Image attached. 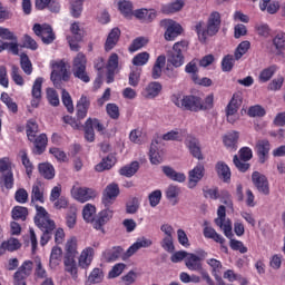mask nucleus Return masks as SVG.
Masks as SVG:
<instances>
[{
  "label": "nucleus",
  "instance_id": "nucleus-13",
  "mask_svg": "<svg viewBox=\"0 0 285 285\" xmlns=\"http://www.w3.org/2000/svg\"><path fill=\"white\" fill-rule=\"evenodd\" d=\"M33 32L47 45H50L52 41H55V32L52 31V27H50V24L36 23L33 26Z\"/></svg>",
  "mask_w": 285,
  "mask_h": 285
},
{
  "label": "nucleus",
  "instance_id": "nucleus-51",
  "mask_svg": "<svg viewBox=\"0 0 285 285\" xmlns=\"http://www.w3.org/2000/svg\"><path fill=\"white\" fill-rule=\"evenodd\" d=\"M88 282L91 284H101L104 282V269L94 268L88 277Z\"/></svg>",
  "mask_w": 285,
  "mask_h": 285
},
{
  "label": "nucleus",
  "instance_id": "nucleus-46",
  "mask_svg": "<svg viewBox=\"0 0 285 285\" xmlns=\"http://www.w3.org/2000/svg\"><path fill=\"white\" fill-rule=\"evenodd\" d=\"M237 139H239V134L237 131H232L224 136L223 141L226 148H235Z\"/></svg>",
  "mask_w": 285,
  "mask_h": 285
},
{
  "label": "nucleus",
  "instance_id": "nucleus-2",
  "mask_svg": "<svg viewBox=\"0 0 285 285\" xmlns=\"http://www.w3.org/2000/svg\"><path fill=\"white\" fill-rule=\"evenodd\" d=\"M216 226L219 227L220 230L224 232L225 237L227 239H230L229 246L232 250H239V253H248V248L244 246V243L242 240L233 239V223L230 219L226 218V207L224 205H220L217 210V218L215 219Z\"/></svg>",
  "mask_w": 285,
  "mask_h": 285
},
{
  "label": "nucleus",
  "instance_id": "nucleus-32",
  "mask_svg": "<svg viewBox=\"0 0 285 285\" xmlns=\"http://www.w3.org/2000/svg\"><path fill=\"white\" fill-rule=\"evenodd\" d=\"M63 255V250L61 247H52L51 254H50V259H49V266L50 268H57L61 264V257Z\"/></svg>",
  "mask_w": 285,
  "mask_h": 285
},
{
  "label": "nucleus",
  "instance_id": "nucleus-38",
  "mask_svg": "<svg viewBox=\"0 0 285 285\" xmlns=\"http://www.w3.org/2000/svg\"><path fill=\"white\" fill-rule=\"evenodd\" d=\"M242 105V98L239 95H234L226 108V115H237L239 106Z\"/></svg>",
  "mask_w": 285,
  "mask_h": 285
},
{
  "label": "nucleus",
  "instance_id": "nucleus-26",
  "mask_svg": "<svg viewBox=\"0 0 285 285\" xmlns=\"http://www.w3.org/2000/svg\"><path fill=\"white\" fill-rule=\"evenodd\" d=\"M161 170L164 175L168 177V179H171V181H178V184H184V181H186V175L184 173L176 171L170 166H163Z\"/></svg>",
  "mask_w": 285,
  "mask_h": 285
},
{
  "label": "nucleus",
  "instance_id": "nucleus-59",
  "mask_svg": "<svg viewBox=\"0 0 285 285\" xmlns=\"http://www.w3.org/2000/svg\"><path fill=\"white\" fill-rule=\"evenodd\" d=\"M284 86V76H278L277 78L273 79L268 86L267 90H272L273 92H277V90H282Z\"/></svg>",
  "mask_w": 285,
  "mask_h": 285
},
{
  "label": "nucleus",
  "instance_id": "nucleus-15",
  "mask_svg": "<svg viewBox=\"0 0 285 285\" xmlns=\"http://www.w3.org/2000/svg\"><path fill=\"white\" fill-rule=\"evenodd\" d=\"M112 209L108 207L98 213L96 219L94 220V228H96V230L104 232V226H106V224H108L112 219Z\"/></svg>",
  "mask_w": 285,
  "mask_h": 285
},
{
  "label": "nucleus",
  "instance_id": "nucleus-8",
  "mask_svg": "<svg viewBox=\"0 0 285 285\" xmlns=\"http://www.w3.org/2000/svg\"><path fill=\"white\" fill-rule=\"evenodd\" d=\"M239 157H237V155L234 156V166H236V168L239 169L240 173H246V170L250 168V165L246 161H250V159H253V149L248 147H243L239 150Z\"/></svg>",
  "mask_w": 285,
  "mask_h": 285
},
{
  "label": "nucleus",
  "instance_id": "nucleus-10",
  "mask_svg": "<svg viewBox=\"0 0 285 285\" xmlns=\"http://www.w3.org/2000/svg\"><path fill=\"white\" fill-rule=\"evenodd\" d=\"M71 195L77 202H80V204H86V202H90V199L97 197V191L88 187H73Z\"/></svg>",
  "mask_w": 285,
  "mask_h": 285
},
{
  "label": "nucleus",
  "instance_id": "nucleus-50",
  "mask_svg": "<svg viewBox=\"0 0 285 285\" xmlns=\"http://www.w3.org/2000/svg\"><path fill=\"white\" fill-rule=\"evenodd\" d=\"M20 66L24 75H32V61H30L28 55L22 53L20 56Z\"/></svg>",
  "mask_w": 285,
  "mask_h": 285
},
{
  "label": "nucleus",
  "instance_id": "nucleus-9",
  "mask_svg": "<svg viewBox=\"0 0 285 285\" xmlns=\"http://www.w3.org/2000/svg\"><path fill=\"white\" fill-rule=\"evenodd\" d=\"M161 28H165L166 41H175L179 35H181V24L175 22L171 19H165L160 21Z\"/></svg>",
  "mask_w": 285,
  "mask_h": 285
},
{
  "label": "nucleus",
  "instance_id": "nucleus-49",
  "mask_svg": "<svg viewBox=\"0 0 285 285\" xmlns=\"http://www.w3.org/2000/svg\"><path fill=\"white\" fill-rule=\"evenodd\" d=\"M107 72H119V56L111 53L107 62Z\"/></svg>",
  "mask_w": 285,
  "mask_h": 285
},
{
  "label": "nucleus",
  "instance_id": "nucleus-31",
  "mask_svg": "<svg viewBox=\"0 0 285 285\" xmlns=\"http://www.w3.org/2000/svg\"><path fill=\"white\" fill-rule=\"evenodd\" d=\"M158 144L159 141L153 140L149 149V159H150V163L154 164L155 166L164 161L161 154H159V150L157 149Z\"/></svg>",
  "mask_w": 285,
  "mask_h": 285
},
{
  "label": "nucleus",
  "instance_id": "nucleus-48",
  "mask_svg": "<svg viewBox=\"0 0 285 285\" xmlns=\"http://www.w3.org/2000/svg\"><path fill=\"white\" fill-rule=\"evenodd\" d=\"M85 139L92 144L95 141V129L92 128V118H88L85 122Z\"/></svg>",
  "mask_w": 285,
  "mask_h": 285
},
{
  "label": "nucleus",
  "instance_id": "nucleus-7",
  "mask_svg": "<svg viewBox=\"0 0 285 285\" xmlns=\"http://www.w3.org/2000/svg\"><path fill=\"white\" fill-rule=\"evenodd\" d=\"M51 81L56 88L61 89V81H68V79H70V76L68 75V68L66 67V62H63V60L56 61L51 65Z\"/></svg>",
  "mask_w": 285,
  "mask_h": 285
},
{
  "label": "nucleus",
  "instance_id": "nucleus-61",
  "mask_svg": "<svg viewBox=\"0 0 285 285\" xmlns=\"http://www.w3.org/2000/svg\"><path fill=\"white\" fill-rule=\"evenodd\" d=\"M11 79L17 86H23V77L20 73L19 67L12 65L11 67Z\"/></svg>",
  "mask_w": 285,
  "mask_h": 285
},
{
  "label": "nucleus",
  "instance_id": "nucleus-58",
  "mask_svg": "<svg viewBox=\"0 0 285 285\" xmlns=\"http://www.w3.org/2000/svg\"><path fill=\"white\" fill-rule=\"evenodd\" d=\"M149 59H150V53L146 51L140 52L134 57L132 63L134 66H146Z\"/></svg>",
  "mask_w": 285,
  "mask_h": 285
},
{
  "label": "nucleus",
  "instance_id": "nucleus-36",
  "mask_svg": "<svg viewBox=\"0 0 285 285\" xmlns=\"http://www.w3.org/2000/svg\"><path fill=\"white\" fill-rule=\"evenodd\" d=\"M65 258H76L77 257V238L71 237L67 240L65 246Z\"/></svg>",
  "mask_w": 285,
  "mask_h": 285
},
{
  "label": "nucleus",
  "instance_id": "nucleus-22",
  "mask_svg": "<svg viewBox=\"0 0 285 285\" xmlns=\"http://www.w3.org/2000/svg\"><path fill=\"white\" fill-rule=\"evenodd\" d=\"M161 89L163 86L158 81L149 82L142 91V97H145V99H155L159 97Z\"/></svg>",
  "mask_w": 285,
  "mask_h": 285
},
{
  "label": "nucleus",
  "instance_id": "nucleus-3",
  "mask_svg": "<svg viewBox=\"0 0 285 285\" xmlns=\"http://www.w3.org/2000/svg\"><path fill=\"white\" fill-rule=\"evenodd\" d=\"M35 224L42 232L40 244L41 246H46V244L52 239V233L57 228V225H55V220L50 219V214H48L46 208L39 205H35Z\"/></svg>",
  "mask_w": 285,
  "mask_h": 285
},
{
  "label": "nucleus",
  "instance_id": "nucleus-56",
  "mask_svg": "<svg viewBox=\"0 0 285 285\" xmlns=\"http://www.w3.org/2000/svg\"><path fill=\"white\" fill-rule=\"evenodd\" d=\"M35 264H36V271H35L36 277H38L39 279H46L48 277V272L43 267V264H41V258H36Z\"/></svg>",
  "mask_w": 285,
  "mask_h": 285
},
{
  "label": "nucleus",
  "instance_id": "nucleus-33",
  "mask_svg": "<svg viewBox=\"0 0 285 285\" xmlns=\"http://www.w3.org/2000/svg\"><path fill=\"white\" fill-rule=\"evenodd\" d=\"M21 248V243L17 238H10L7 242H3L0 246V255L4 250H9V253H14V250H19Z\"/></svg>",
  "mask_w": 285,
  "mask_h": 285
},
{
  "label": "nucleus",
  "instance_id": "nucleus-52",
  "mask_svg": "<svg viewBox=\"0 0 285 285\" xmlns=\"http://www.w3.org/2000/svg\"><path fill=\"white\" fill-rule=\"evenodd\" d=\"M183 8L184 3L181 1H176L163 7V12L164 14H175V12H179Z\"/></svg>",
  "mask_w": 285,
  "mask_h": 285
},
{
  "label": "nucleus",
  "instance_id": "nucleus-43",
  "mask_svg": "<svg viewBox=\"0 0 285 285\" xmlns=\"http://www.w3.org/2000/svg\"><path fill=\"white\" fill-rule=\"evenodd\" d=\"M63 265L66 273H70L72 279L77 281V262L75 258H65Z\"/></svg>",
  "mask_w": 285,
  "mask_h": 285
},
{
  "label": "nucleus",
  "instance_id": "nucleus-40",
  "mask_svg": "<svg viewBox=\"0 0 285 285\" xmlns=\"http://www.w3.org/2000/svg\"><path fill=\"white\" fill-rule=\"evenodd\" d=\"M27 137L29 141L35 140V137H37V134L39 132V125L37 124V120L30 119L27 121Z\"/></svg>",
  "mask_w": 285,
  "mask_h": 285
},
{
  "label": "nucleus",
  "instance_id": "nucleus-27",
  "mask_svg": "<svg viewBox=\"0 0 285 285\" xmlns=\"http://www.w3.org/2000/svg\"><path fill=\"white\" fill-rule=\"evenodd\" d=\"M279 1L276 0H261L259 9L262 12H267L268 14H276L279 11Z\"/></svg>",
  "mask_w": 285,
  "mask_h": 285
},
{
  "label": "nucleus",
  "instance_id": "nucleus-18",
  "mask_svg": "<svg viewBox=\"0 0 285 285\" xmlns=\"http://www.w3.org/2000/svg\"><path fill=\"white\" fill-rule=\"evenodd\" d=\"M185 266L188 271H194L196 273H200L204 269V266L202 265V257L193 253L187 255Z\"/></svg>",
  "mask_w": 285,
  "mask_h": 285
},
{
  "label": "nucleus",
  "instance_id": "nucleus-41",
  "mask_svg": "<svg viewBox=\"0 0 285 285\" xmlns=\"http://www.w3.org/2000/svg\"><path fill=\"white\" fill-rule=\"evenodd\" d=\"M216 171L218 177H220V179H224V181H228V179H230V168L225 163H217Z\"/></svg>",
  "mask_w": 285,
  "mask_h": 285
},
{
  "label": "nucleus",
  "instance_id": "nucleus-23",
  "mask_svg": "<svg viewBox=\"0 0 285 285\" xmlns=\"http://www.w3.org/2000/svg\"><path fill=\"white\" fill-rule=\"evenodd\" d=\"M30 141L35 146L33 148L35 155H43V153H46V147L48 146V136H46V134L36 136L35 139Z\"/></svg>",
  "mask_w": 285,
  "mask_h": 285
},
{
  "label": "nucleus",
  "instance_id": "nucleus-28",
  "mask_svg": "<svg viewBox=\"0 0 285 285\" xmlns=\"http://www.w3.org/2000/svg\"><path fill=\"white\" fill-rule=\"evenodd\" d=\"M89 108H90V99H88V97L86 96H81V98L77 102L78 119H86Z\"/></svg>",
  "mask_w": 285,
  "mask_h": 285
},
{
  "label": "nucleus",
  "instance_id": "nucleus-29",
  "mask_svg": "<svg viewBox=\"0 0 285 285\" xmlns=\"http://www.w3.org/2000/svg\"><path fill=\"white\" fill-rule=\"evenodd\" d=\"M257 154L261 164H264L268 159V153L271 151V142L268 140H258L256 144Z\"/></svg>",
  "mask_w": 285,
  "mask_h": 285
},
{
  "label": "nucleus",
  "instance_id": "nucleus-53",
  "mask_svg": "<svg viewBox=\"0 0 285 285\" xmlns=\"http://www.w3.org/2000/svg\"><path fill=\"white\" fill-rule=\"evenodd\" d=\"M250 48V42L249 41H243L238 45V47L235 50L234 57L236 61H239L243 55H246Z\"/></svg>",
  "mask_w": 285,
  "mask_h": 285
},
{
  "label": "nucleus",
  "instance_id": "nucleus-42",
  "mask_svg": "<svg viewBox=\"0 0 285 285\" xmlns=\"http://www.w3.org/2000/svg\"><path fill=\"white\" fill-rule=\"evenodd\" d=\"M275 72H277V66L267 67L261 71L258 79L262 83H266L273 79Z\"/></svg>",
  "mask_w": 285,
  "mask_h": 285
},
{
  "label": "nucleus",
  "instance_id": "nucleus-34",
  "mask_svg": "<svg viewBox=\"0 0 285 285\" xmlns=\"http://www.w3.org/2000/svg\"><path fill=\"white\" fill-rule=\"evenodd\" d=\"M164 66H166V56H159L151 69L153 79H159L161 77Z\"/></svg>",
  "mask_w": 285,
  "mask_h": 285
},
{
  "label": "nucleus",
  "instance_id": "nucleus-62",
  "mask_svg": "<svg viewBox=\"0 0 285 285\" xmlns=\"http://www.w3.org/2000/svg\"><path fill=\"white\" fill-rule=\"evenodd\" d=\"M148 199L151 208L159 206V202H161V190H154L151 194H149Z\"/></svg>",
  "mask_w": 285,
  "mask_h": 285
},
{
  "label": "nucleus",
  "instance_id": "nucleus-20",
  "mask_svg": "<svg viewBox=\"0 0 285 285\" xmlns=\"http://www.w3.org/2000/svg\"><path fill=\"white\" fill-rule=\"evenodd\" d=\"M149 246H153V240L142 237V238H138L137 242H135L125 253L126 257H132V255H135V253H137V250H139L140 248H149Z\"/></svg>",
  "mask_w": 285,
  "mask_h": 285
},
{
  "label": "nucleus",
  "instance_id": "nucleus-11",
  "mask_svg": "<svg viewBox=\"0 0 285 285\" xmlns=\"http://www.w3.org/2000/svg\"><path fill=\"white\" fill-rule=\"evenodd\" d=\"M117 197H119V185L111 183L105 188L102 193L101 202L105 208H110V206L115 204Z\"/></svg>",
  "mask_w": 285,
  "mask_h": 285
},
{
  "label": "nucleus",
  "instance_id": "nucleus-35",
  "mask_svg": "<svg viewBox=\"0 0 285 285\" xmlns=\"http://www.w3.org/2000/svg\"><path fill=\"white\" fill-rule=\"evenodd\" d=\"M121 253L124 249L121 247H114L111 249H107L102 253V257L105 262H117L121 257Z\"/></svg>",
  "mask_w": 285,
  "mask_h": 285
},
{
  "label": "nucleus",
  "instance_id": "nucleus-64",
  "mask_svg": "<svg viewBox=\"0 0 285 285\" xmlns=\"http://www.w3.org/2000/svg\"><path fill=\"white\" fill-rule=\"evenodd\" d=\"M273 45L275 46L276 50H284L285 49V33H277L273 39Z\"/></svg>",
  "mask_w": 285,
  "mask_h": 285
},
{
  "label": "nucleus",
  "instance_id": "nucleus-19",
  "mask_svg": "<svg viewBox=\"0 0 285 285\" xmlns=\"http://www.w3.org/2000/svg\"><path fill=\"white\" fill-rule=\"evenodd\" d=\"M41 86H43V78L39 77L35 80L32 86V97L31 106L32 108H39V104L41 102Z\"/></svg>",
  "mask_w": 285,
  "mask_h": 285
},
{
  "label": "nucleus",
  "instance_id": "nucleus-12",
  "mask_svg": "<svg viewBox=\"0 0 285 285\" xmlns=\"http://www.w3.org/2000/svg\"><path fill=\"white\" fill-rule=\"evenodd\" d=\"M32 275V262L26 261L14 273V285H26V279Z\"/></svg>",
  "mask_w": 285,
  "mask_h": 285
},
{
  "label": "nucleus",
  "instance_id": "nucleus-37",
  "mask_svg": "<svg viewBox=\"0 0 285 285\" xmlns=\"http://www.w3.org/2000/svg\"><path fill=\"white\" fill-rule=\"evenodd\" d=\"M38 170L45 179H55V167L49 163H42L38 166Z\"/></svg>",
  "mask_w": 285,
  "mask_h": 285
},
{
  "label": "nucleus",
  "instance_id": "nucleus-63",
  "mask_svg": "<svg viewBox=\"0 0 285 285\" xmlns=\"http://www.w3.org/2000/svg\"><path fill=\"white\" fill-rule=\"evenodd\" d=\"M47 99L51 106H59V94L52 88L47 89Z\"/></svg>",
  "mask_w": 285,
  "mask_h": 285
},
{
  "label": "nucleus",
  "instance_id": "nucleus-21",
  "mask_svg": "<svg viewBox=\"0 0 285 285\" xmlns=\"http://www.w3.org/2000/svg\"><path fill=\"white\" fill-rule=\"evenodd\" d=\"M94 257L95 249L92 247H86L79 256L78 266H80V268H88V266L92 264Z\"/></svg>",
  "mask_w": 285,
  "mask_h": 285
},
{
  "label": "nucleus",
  "instance_id": "nucleus-45",
  "mask_svg": "<svg viewBox=\"0 0 285 285\" xmlns=\"http://www.w3.org/2000/svg\"><path fill=\"white\" fill-rule=\"evenodd\" d=\"M97 213V208L92 204H87L82 209V217L85 222H92L95 224V214Z\"/></svg>",
  "mask_w": 285,
  "mask_h": 285
},
{
  "label": "nucleus",
  "instance_id": "nucleus-17",
  "mask_svg": "<svg viewBox=\"0 0 285 285\" xmlns=\"http://www.w3.org/2000/svg\"><path fill=\"white\" fill-rule=\"evenodd\" d=\"M204 165L198 164L194 169L189 171L188 188H195L202 179H204Z\"/></svg>",
  "mask_w": 285,
  "mask_h": 285
},
{
  "label": "nucleus",
  "instance_id": "nucleus-57",
  "mask_svg": "<svg viewBox=\"0 0 285 285\" xmlns=\"http://www.w3.org/2000/svg\"><path fill=\"white\" fill-rule=\"evenodd\" d=\"M26 217H28V208L16 206L12 209V218L13 219H21L22 222H26Z\"/></svg>",
  "mask_w": 285,
  "mask_h": 285
},
{
  "label": "nucleus",
  "instance_id": "nucleus-16",
  "mask_svg": "<svg viewBox=\"0 0 285 285\" xmlns=\"http://www.w3.org/2000/svg\"><path fill=\"white\" fill-rule=\"evenodd\" d=\"M185 146L188 148L193 157L196 159H204L202 148L199 147V140L195 136H187L185 139Z\"/></svg>",
  "mask_w": 285,
  "mask_h": 285
},
{
  "label": "nucleus",
  "instance_id": "nucleus-44",
  "mask_svg": "<svg viewBox=\"0 0 285 285\" xmlns=\"http://www.w3.org/2000/svg\"><path fill=\"white\" fill-rule=\"evenodd\" d=\"M139 170V163L132 161L130 165H127L120 168L119 173L122 177H132Z\"/></svg>",
  "mask_w": 285,
  "mask_h": 285
},
{
  "label": "nucleus",
  "instance_id": "nucleus-4",
  "mask_svg": "<svg viewBox=\"0 0 285 285\" xmlns=\"http://www.w3.org/2000/svg\"><path fill=\"white\" fill-rule=\"evenodd\" d=\"M222 28V14L214 11L209 14L207 23L204 21H198L195 24V31L197 32L199 41L206 42L208 37H215L219 29Z\"/></svg>",
  "mask_w": 285,
  "mask_h": 285
},
{
  "label": "nucleus",
  "instance_id": "nucleus-39",
  "mask_svg": "<svg viewBox=\"0 0 285 285\" xmlns=\"http://www.w3.org/2000/svg\"><path fill=\"white\" fill-rule=\"evenodd\" d=\"M164 141H183L184 140V130L176 129L170 130L167 134L163 135Z\"/></svg>",
  "mask_w": 285,
  "mask_h": 285
},
{
  "label": "nucleus",
  "instance_id": "nucleus-5",
  "mask_svg": "<svg viewBox=\"0 0 285 285\" xmlns=\"http://www.w3.org/2000/svg\"><path fill=\"white\" fill-rule=\"evenodd\" d=\"M87 63L88 60L82 52H79L73 59L72 75L76 79L82 81V83H90V75H88V70L86 69Z\"/></svg>",
  "mask_w": 285,
  "mask_h": 285
},
{
  "label": "nucleus",
  "instance_id": "nucleus-24",
  "mask_svg": "<svg viewBox=\"0 0 285 285\" xmlns=\"http://www.w3.org/2000/svg\"><path fill=\"white\" fill-rule=\"evenodd\" d=\"M204 230L203 235L206 237V239H214L217 244H224L226 239L215 230V228L208 226V222H204Z\"/></svg>",
  "mask_w": 285,
  "mask_h": 285
},
{
  "label": "nucleus",
  "instance_id": "nucleus-6",
  "mask_svg": "<svg viewBox=\"0 0 285 285\" xmlns=\"http://www.w3.org/2000/svg\"><path fill=\"white\" fill-rule=\"evenodd\" d=\"M186 50H188L187 41L176 42L173 49L167 52L168 63H171L174 68H180V66H184V52H186Z\"/></svg>",
  "mask_w": 285,
  "mask_h": 285
},
{
  "label": "nucleus",
  "instance_id": "nucleus-60",
  "mask_svg": "<svg viewBox=\"0 0 285 285\" xmlns=\"http://www.w3.org/2000/svg\"><path fill=\"white\" fill-rule=\"evenodd\" d=\"M70 32L73 35L76 41H81L83 39V29H81V26H79L78 22L71 23Z\"/></svg>",
  "mask_w": 285,
  "mask_h": 285
},
{
  "label": "nucleus",
  "instance_id": "nucleus-14",
  "mask_svg": "<svg viewBox=\"0 0 285 285\" xmlns=\"http://www.w3.org/2000/svg\"><path fill=\"white\" fill-rule=\"evenodd\" d=\"M252 181L255 188H257L258 193H262V195H271L268 178H266L262 173L254 171L252 174Z\"/></svg>",
  "mask_w": 285,
  "mask_h": 285
},
{
  "label": "nucleus",
  "instance_id": "nucleus-54",
  "mask_svg": "<svg viewBox=\"0 0 285 285\" xmlns=\"http://www.w3.org/2000/svg\"><path fill=\"white\" fill-rule=\"evenodd\" d=\"M147 45H148V38L138 37L130 45L129 51L137 52V50H141V48H144Z\"/></svg>",
  "mask_w": 285,
  "mask_h": 285
},
{
  "label": "nucleus",
  "instance_id": "nucleus-55",
  "mask_svg": "<svg viewBox=\"0 0 285 285\" xmlns=\"http://www.w3.org/2000/svg\"><path fill=\"white\" fill-rule=\"evenodd\" d=\"M66 225L72 229L77 226V208L71 207L66 216Z\"/></svg>",
  "mask_w": 285,
  "mask_h": 285
},
{
  "label": "nucleus",
  "instance_id": "nucleus-47",
  "mask_svg": "<svg viewBox=\"0 0 285 285\" xmlns=\"http://www.w3.org/2000/svg\"><path fill=\"white\" fill-rule=\"evenodd\" d=\"M20 157H21V163L26 168V174L28 175V177H31L32 171L35 170V166L30 161V158H28V153H26V150H21Z\"/></svg>",
  "mask_w": 285,
  "mask_h": 285
},
{
  "label": "nucleus",
  "instance_id": "nucleus-30",
  "mask_svg": "<svg viewBox=\"0 0 285 285\" xmlns=\"http://www.w3.org/2000/svg\"><path fill=\"white\" fill-rule=\"evenodd\" d=\"M35 202H39L40 204H43L46 199L43 198V185L41 181H36L32 185L31 190V204H35Z\"/></svg>",
  "mask_w": 285,
  "mask_h": 285
},
{
  "label": "nucleus",
  "instance_id": "nucleus-1",
  "mask_svg": "<svg viewBox=\"0 0 285 285\" xmlns=\"http://www.w3.org/2000/svg\"><path fill=\"white\" fill-rule=\"evenodd\" d=\"M171 101L181 108V110H190L191 112H199V110H212L215 101V96L213 94L208 95L205 99L199 96H183L179 94H174L171 96Z\"/></svg>",
  "mask_w": 285,
  "mask_h": 285
},
{
  "label": "nucleus",
  "instance_id": "nucleus-25",
  "mask_svg": "<svg viewBox=\"0 0 285 285\" xmlns=\"http://www.w3.org/2000/svg\"><path fill=\"white\" fill-rule=\"evenodd\" d=\"M119 37H121V30H119V28H114L109 32L107 40L105 42L106 52H110V50H112V48L117 46V43L119 42Z\"/></svg>",
  "mask_w": 285,
  "mask_h": 285
}]
</instances>
